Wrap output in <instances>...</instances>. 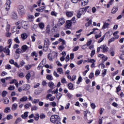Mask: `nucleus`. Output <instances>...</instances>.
<instances>
[{"instance_id": "obj_1", "label": "nucleus", "mask_w": 124, "mask_h": 124, "mask_svg": "<svg viewBox=\"0 0 124 124\" xmlns=\"http://www.w3.org/2000/svg\"><path fill=\"white\" fill-rule=\"evenodd\" d=\"M90 6H87L84 8H80L78 12V14L77 15V16L78 18H81V16L82 15H84L85 13L87 12V9L89 8Z\"/></svg>"}, {"instance_id": "obj_2", "label": "nucleus", "mask_w": 124, "mask_h": 124, "mask_svg": "<svg viewBox=\"0 0 124 124\" xmlns=\"http://www.w3.org/2000/svg\"><path fill=\"white\" fill-rule=\"evenodd\" d=\"M61 117L57 115H53L50 117V122L52 123V124H56V123H59Z\"/></svg>"}, {"instance_id": "obj_3", "label": "nucleus", "mask_w": 124, "mask_h": 124, "mask_svg": "<svg viewBox=\"0 0 124 124\" xmlns=\"http://www.w3.org/2000/svg\"><path fill=\"white\" fill-rule=\"evenodd\" d=\"M18 12L19 15L20 16H24L25 15V13L26 12V10H25V8H24V6L19 5L18 7Z\"/></svg>"}, {"instance_id": "obj_4", "label": "nucleus", "mask_w": 124, "mask_h": 124, "mask_svg": "<svg viewBox=\"0 0 124 124\" xmlns=\"http://www.w3.org/2000/svg\"><path fill=\"white\" fill-rule=\"evenodd\" d=\"M50 45V41H49V39L46 38L45 39V43L44 45L43 50L46 52L48 51V49H49V46Z\"/></svg>"}, {"instance_id": "obj_5", "label": "nucleus", "mask_w": 124, "mask_h": 124, "mask_svg": "<svg viewBox=\"0 0 124 124\" xmlns=\"http://www.w3.org/2000/svg\"><path fill=\"white\" fill-rule=\"evenodd\" d=\"M10 4H11V0H7L6 3L5 4V10L6 11H8V10L10 9Z\"/></svg>"}, {"instance_id": "obj_6", "label": "nucleus", "mask_w": 124, "mask_h": 124, "mask_svg": "<svg viewBox=\"0 0 124 124\" xmlns=\"http://www.w3.org/2000/svg\"><path fill=\"white\" fill-rule=\"evenodd\" d=\"M72 24V22L71 20H67L65 23V27L66 30H68L70 29V27H71V25Z\"/></svg>"}, {"instance_id": "obj_7", "label": "nucleus", "mask_w": 124, "mask_h": 124, "mask_svg": "<svg viewBox=\"0 0 124 124\" xmlns=\"http://www.w3.org/2000/svg\"><path fill=\"white\" fill-rule=\"evenodd\" d=\"M21 25L23 29H25V30H28V29H29V26H28V23H27V22L22 21Z\"/></svg>"}, {"instance_id": "obj_8", "label": "nucleus", "mask_w": 124, "mask_h": 124, "mask_svg": "<svg viewBox=\"0 0 124 124\" xmlns=\"http://www.w3.org/2000/svg\"><path fill=\"white\" fill-rule=\"evenodd\" d=\"M79 2H81V6H85V5L88 4L89 0H79Z\"/></svg>"}, {"instance_id": "obj_9", "label": "nucleus", "mask_w": 124, "mask_h": 124, "mask_svg": "<svg viewBox=\"0 0 124 124\" xmlns=\"http://www.w3.org/2000/svg\"><path fill=\"white\" fill-rule=\"evenodd\" d=\"M65 23V21L64 20V18L62 17L59 19V20L58 21V24H60V27L61 26H62L63 24Z\"/></svg>"}, {"instance_id": "obj_10", "label": "nucleus", "mask_w": 124, "mask_h": 124, "mask_svg": "<svg viewBox=\"0 0 124 124\" xmlns=\"http://www.w3.org/2000/svg\"><path fill=\"white\" fill-rule=\"evenodd\" d=\"M48 86L50 89H52V90H54V89L56 88V86H55V84L52 81L48 82Z\"/></svg>"}, {"instance_id": "obj_11", "label": "nucleus", "mask_w": 124, "mask_h": 124, "mask_svg": "<svg viewBox=\"0 0 124 124\" xmlns=\"http://www.w3.org/2000/svg\"><path fill=\"white\" fill-rule=\"evenodd\" d=\"M100 48L101 49H102V50H103V52H104V53H105V52H107V51H108V48L107 46H106V45H103V46H101Z\"/></svg>"}, {"instance_id": "obj_12", "label": "nucleus", "mask_w": 124, "mask_h": 124, "mask_svg": "<svg viewBox=\"0 0 124 124\" xmlns=\"http://www.w3.org/2000/svg\"><path fill=\"white\" fill-rule=\"evenodd\" d=\"M74 13V12H69V11H67L66 13V15L67 16V17H72V16H73V14Z\"/></svg>"}, {"instance_id": "obj_13", "label": "nucleus", "mask_w": 124, "mask_h": 124, "mask_svg": "<svg viewBox=\"0 0 124 124\" xmlns=\"http://www.w3.org/2000/svg\"><path fill=\"white\" fill-rule=\"evenodd\" d=\"M21 52H26V50H28V46L24 45L21 47Z\"/></svg>"}, {"instance_id": "obj_14", "label": "nucleus", "mask_w": 124, "mask_h": 124, "mask_svg": "<svg viewBox=\"0 0 124 124\" xmlns=\"http://www.w3.org/2000/svg\"><path fill=\"white\" fill-rule=\"evenodd\" d=\"M24 88L23 89V91H29L31 89V86L30 85L26 84L24 86Z\"/></svg>"}, {"instance_id": "obj_15", "label": "nucleus", "mask_w": 124, "mask_h": 124, "mask_svg": "<svg viewBox=\"0 0 124 124\" xmlns=\"http://www.w3.org/2000/svg\"><path fill=\"white\" fill-rule=\"evenodd\" d=\"M17 107H18V105L16 103H15L12 105V111H15L17 109Z\"/></svg>"}, {"instance_id": "obj_16", "label": "nucleus", "mask_w": 124, "mask_h": 124, "mask_svg": "<svg viewBox=\"0 0 124 124\" xmlns=\"http://www.w3.org/2000/svg\"><path fill=\"white\" fill-rule=\"evenodd\" d=\"M27 100H28V97L26 96H23L20 99V101H21V102H24L25 101H27Z\"/></svg>"}, {"instance_id": "obj_17", "label": "nucleus", "mask_w": 124, "mask_h": 124, "mask_svg": "<svg viewBox=\"0 0 124 124\" xmlns=\"http://www.w3.org/2000/svg\"><path fill=\"white\" fill-rule=\"evenodd\" d=\"M21 38L23 40H25V39H27V38H28V34H27V33H23L21 34Z\"/></svg>"}, {"instance_id": "obj_18", "label": "nucleus", "mask_w": 124, "mask_h": 124, "mask_svg": "<svg viewBox=\"0 0 124 124\" xmlns=\"http://www.w3.org/2000/svg\"><path fill=\"white\" fill-rule=\"evenodd\" d=\"M28 112H24V114L21 115V118L24 120H26V119L28 117Z\"/></svg>"}, {"instance_id": "obj_19", "label": "nucleus", "mask_w": 124, "mask_h": 124, "mask_svg": "<svg viewBox=\"0 0 124 124\" xmlns=\"http://www.w3.org/2000/svg\"><path fill=\"white\" fill-rule=\"evenodd\" d=\"M46 79L47 80H49V81H52L54 78H53V77H52V75H48L46 76Z\"/></svg>"}, {"instance_id": "obj_20", "label": "nucleus", "mask_w": 124, "mask_h": 124, "mask_svg": "<svg viewBox=\"0 0 124 124\" xmlns=\"http://www.w3.org/2000/svg\"><path fill=\"white\" fill-rule=\"evenodd\" d=\"M39 27L40 28V29H41V30L44 29V23H42V22H40L39 23Z\"/></svg>"}, {"instance_id": "obj_21", "label": "nucleus", "mask_w": 124, "mask_h": 124, "mask_svg": "<svg viewBox=\"0 0 124 124\" xmlns=\"http://www.w3.org/2000/svg\"><path fill=\"white\" fill-rule=\"evenodd\" d=\"M57 72H59L60 74H63V70L62 68H58L57 69Z\"/></svg>"}, {"instance_id": "obj_22", "label": "nucleus", "mask_w": 124, "mask_h": 124, "mask_svg": "<svg viewBox=\"0 0 124 124\" xmlns=\"http://www.w3.org/2000/svg\"><path fill=\"white\" fill-rule=\"evenodd\" d=\"M33 16L29 15L28 16V19L29 21V22H31L32 21V19H33Z\"/></svg>"}, {"instance_id": "obj_23", "label": "nucleus", "mask_w": 124, "mask_h": 124, "mask_svg": "<svg viewBox=\"0 0 124 124\" xmlns=\"http://www.w3.org/2000/svg\"><path fill=\"white\" fill-rule=\"evenodd\" d=\"M117 11H118V8H117V7L113 8L111 10V13L113 14H115V13H116V12H117Z\"/></svg>"}, {"instance_id": "obj_24", "label": "nucleus", "mask_w": 124, "mask_h": 124, "mask_svg": "<svg viewBox=\"0 0 124 124\" xmlns=\"http://www.w3.org/2000/svg\"><path fill=\"white\" fill-rule=\"evenodd\" d=\"M68 88L69 90H73V84L71 83H69L68 84Z\"/></svg>"}, {"instance_id": "obj_25", "label": "nucleus", "mask_w": 124, "mask_h": 124, "mask_svg": "<svg viewBox=\"0 0 124 124\" xmlns=\"http://www.w3.org/2000/svg\"><path fill=\"white\" fill-rule=\"evenodd\" d=\"M104 38H105V34L98 41V43H101V42H102L103 40H104Z\"/></svg>"}, {"instance_id": "obj_26", "label": "nucleus", "mask_w": 124, "mask_h": 124, "mask_svg": "<svg viewBox=\"0 0 124 124\" xmlns=\"http://www.w3.org/2000/svg\"><path fill=\"white\" fill-rule=\"evenodd\" d=\"M108 27H109V23H105L102 27V29H106L107 28H108Z\"/></svg>"}, {"instance_id": "obj_27", "label": "nucleus", "mask_w": 124, "mask_h": 124, "mask_svg": "<svg viewBox=\"0 0 124 124\" xmlns=\"http://www.w3.org/2000/svg\"><path fill=\"white\" fill-rule=\"evenodd\" d=\"M31 56L32 57H35V58H37L38 54L37 53H36V52L34 51L31 53Z\"/></svg>"}, {"instance_id": "obj_28", "label": "nucleus", "mask_w": 124, "mask_h": 124, "mask_svg": "<svg viewBox=\"0 0 124 124\" xmlns=\"http://www.w3.org/2000/svg\"><path fill=\"white\" fill-rule=\"evenodd\" d=\"M31 111H36L37 109H38V108L37 106H33V107H31Z\"/></svg>"}, {"instance_id": "obj_29", "label": "nucleus", "mask_w": 124, "mask_h": 124, "mask_svg": "<svg viewBox=\"0 0 124 124\" xmlns=\"http://www.w3.org/2000/svg\"><path fill=\"white\" fill-rule=\"evenodd\" d=\"M114 41H115V37H112L108 40V44H110L111 42H114Z\"/></svg>"}, {"instance_id": "obj_30", "label": "nucleus", "mask_w": 124, "mask_h": 124, "mask_svg": "<svg viewBox=\"0 0 124 124\" xmlns=\"http://www.w3.org/2000/svg\"><path fill=\"white\" fill-rule=\"evenodd\" d=\"M7 93H7V92L4 91L2 92V96H3V97H5V96H6V94H7Z\"/></svg>"}, {"instance_id": "obj_31", "label": "nucleus", "mask_w": 124, "mask_h": 124, "mask_svg": "<svg viewBox=\"0 0 124 124\" xmlns=\"http://www.w3.org/2000/svg\"><path fill=\"white\" fill-rule=\"evenodd\" d=\"M31 74L30 73H28L26 75V79L28 80V81H29L30 80V78H31Z\"/></svg>"}, {"instance_id": "obj_32", "label": "nucleus", "mask_w": 124, "mask_h": 124, "mask_svg": "<svg viewBox=\"0 0 124 124\" xmlns=\"http://www.w3.org/2000/svg\"><path fill=\"white\" fill-rule=\"evenodd\" d=\"M34 119L35 121H38V119H39V114L38 113L36 114L35 116L34 117Z\"/></svg>"}, {"instance_id": "obj_33", "label": "nucleus", "mask_w": 124, "mask_h": 124, "mask_svg": "<svg viewBox=\"0 0 124 124\" xmlns=\"http://www.w3.org/2000/svg\"><path fill=\"white\" fill-rule=\"evenodd\" d=\"M4 103L5 104H8L9 103V100L7 98H5L4 100Z\"/></svg>"}, {"instance_id": "obj_34", "label": "nucleus", "mask_w": 124, "mask_h": 124, "mask_svg": "<svg viewBox=\"0 0 124 124\" xmlns=\"http://www.w3.org/2000/svg\"><path fill=\"white\" fill-rule=\"evenodd\" d=\"M50 105H51L52 107H55L57 106V103H56V102L53 101L50 103Z\"/></svg>"}, {"instance_id": "obj_35", "label": "nucleus", "mask_w": 124, "mask_h": 124, "mask_svg": "<svg viewBox=\"0 0 124 124\" xmlns=\"http://www.w3.org/2000/svg\"><path fill=\"white\" fill-rule=\"evenodd\" d=\"M14 41H15V42H16V43H17L18 44H19V43H20V40H19L18 37H17L14 39Z\"/></svg>"}, {"instance_id": "obj_36", "label": "nucleus", "mask_w": 124, "mask_h": 124, "mask_svg": "<svg viewBox=\"0 0 124 124\" xmlns=\"http://www.w3.org/2000/svg\"><path fill=\"white\" fill-rule=\"evenodd\" d=\"M35 36H36V35L35 33L33 34V35L31 36V39H32V42H34V41H35Z\"/></svg>"}, {"instance_id": "obj_37", "label": "nucleus", "mask_w": 124, "mask_h": 124, "mask_svg": "<svg viewBox=\"0 0 124 124\" xmlns=\"http://www.w3.org/2000/svg\"><path fill=\"white\" fill-rule=\"evenodd\" d=\"M10 111V108H6L4 110V113H9Z\"/></svg>"}, {"instance_id": "obj_38", "label": "nucleus", "mask_w": 124, "mask_h": 124, "mask_svg": "<svg viewBox=\"0 0 124 124\" xmlns=\"http://www.w3.org/2000/svg\"><path fill=\"white\" fill-rule=\"evenodd\" d=\"M20 53H22L21 49H20V48H17L16 51V53L19 54Z\"/></svg>"}, {"instance_id": "obj_39", "label": "nucleus", "mask_w": 124, "mask_h": 124, "mask_svg": "<svg viewBox=\"0 0 124 124\" xmlns=\"http://www.w3.org/2000/svg\"><path fill=\"white\" fill-rule=\"evenodd\" d=\"M95 54V50H93L91 51V58H93V56H94Z\"/></svg>"}, {"instance_id": "obj_40", "label": "nucleus", "mask_w": 124, "mask_h": 124, "mask_svg": "<svg viewBox=\"0 0 124 124\" xmlns=\"http://www.w3.org/2000/svg\"><path fill=\"white\" fill-rule=\"evenodd\" d=\"M12 18L13 19H17V15L16 13H14L12 15Z\"/></svg>"}, {"instance_id": "obj_41", "label": "nucleus", "mask_w": 124, "mask_h": 124, "mask_svg": "<svg viewBox=\"0 0 124 124\" xmlns=\"http://www.w3.org/2000/svg\"><path fill=\"white\" fill-rule=\"evenodd\" d=\"M100 37H101V32H100L99 34H96L95 35V38L96 39H97V38H99Z\"/></svg>"}, {"instance_id": "obj_42", "label": "nucleus", "mask_w": 124, "mask_h": 124, "mask_svg": "<svg viewBox=\"0 0 124 124\" xmlns=\"http://www.w3.org/2000/svg\"><path fill=\"white\" fill-rule=\"evenodd\" d=\"M30 106L31 107V104H27L24 106V107L26 109H28V108H30Z\"/></svg>"}, {"instance_id": "obj_43", "label": "nucleus", "mask_w": 124, "mask_h": 124, "mask_svg": "<svg viewBox=\"0 0 124 124\" xmlns=\"http://www.w3.org/2000/svg\"><path fill=\"white\" fill-rule=\"evenodd\" d=\"M15 89V87L14 86H10L9 87H8V90L9 91H13Z\"/></svg>"}, {"instance_id": "obj_44", "label": "nucleus", "mask_w": 124, "mask_h": 124, "mask_svg": "<svg viewBox=\"0 0 124 124\" xmlns=\"http://www.w3.org/2000/svg\"><path fill=\"white\" fill-rule=\"evenodd\" d=\"M13 118V117L12 116V115H11V114H9L7 116V120H8V121H9V120L12 119Z\"/></svg>"}, {"instance_id": "obj_45", "label": "nucleus", "mask_w": 124, "mask_h": 124, "mask_svg": "<svg viewBox=\"0 0 124 124\" xmlns=\"http://www.w3.org/2000/svg\"><path fill=\"white\" fill-rule=\"evenodd\" d=\"M64 48V46H63V45H61L58 48L59 50H61V51L62 50H63Z\"/></svg>"}, {"instance_id": "obj_46", "label": "nucleus", "mask_w": 124, "mask_h": 124, "mask_svg": "<svg viewBox=\"0 0 124 124\" xmlns=\"http://www.w3.org/2000/svg\"><path fill=\"white\" fill-rule=\"evenodd\" d=\"M107 72V70H104L103 71V73H102V75H103V77H104L105 75H106Z\"/></svg>"}, {"instance_id": "obj_47", "label": "nucleus", "mask_w": 124, "mask_h": 124, "mask_svg": "<svg viewBox=\"0 0 124 124\" xmlns=\"http://www.w3.org/2000/svg\"><path fill=\"white\" fill-rule=\"evenodd\" d=\"M78 50H79V46H75L74 49H73V51L74 52H75L76 51H78Z\"/></svg>"}, {"instance_id": "obj_48", "label": "nucleus", "mask_w": 124, "mask_h": 124, "mask_svg": "<svg viewBox=\"0 0 124 124\" xmlns=\"http://www.w3.org/2000/svg\"><path fill=\"white\" fill-rule=\"evenodd\" d=\"M99 74H100V71H99V70H97L95 71V76H98Z\"/></svg>"}, {"instance_id": "obj_49", "label": "nucleus", "mask_w": 124, "mask_h": 124, "mask_svg": "<svg viewBox=\"0 0 124 124\" xmlns=\"http://www.w3.org/2000/svg\"><path fill=\"white\" fill-rule=\"evenodd\" d=\"M4 52H5V53H6L7 55H9V53H10V51L9 50V49H8V48H7L6 50V51L4 50Z\"/></svg>"}, {"instance_id": "obj_50", "label": "nucleus", "mask_w": 124, "mask_h": 124, "mask_svg": "<svg viewBox=\"0 0 124 124\" xmlns=\"http://www.w3.org/2000/svg\"><path fill=\"white\" fill-rule=\"evenodd\" d=\"M39 102V99H34L32 102V103H34V104L36 103H38Z\"/></svg>"}, {"instance_id": "obj_51", "label": "nucleus", "mask_w": 124, "mask_h": 124, "mask_svg": "<svg viewBox=\"0 0 124 124\" xmlns=\"http://www.w3.org/2000/svg\"><path fill=\"white\" fill-rule=\"evenodd\" d=\"M47 57H48V60H49L50 61H52V60H53V58H52V57H51V53H50L48 54Z\"/></svg>"}, {"instance_id": "obj_52", "label": "nucleus", "mask_w": 124, "mask_h": 124, "mask_svg": "<svg viewBox=\"0 0 124 124\" xmlns=\"http://www.w3.org/2000/svg\"><path fill=\"white\" fill-rule=\"evenodd\" d=\"M45 114L42 113L40 114V119H45Z\"/></svg>"}, {"instance_id": "obj_53", "label": "nucleus", "mask_w": 124, "mask_h": 124, "mask_svg": "<svg viewBox=\"0 0 124 124\" xmlns=\"http://www.w3.org/2000/svg\"><path fill=\"white\" fill-rule=\"evenodd\" d=\"M17 29H18V30H20L21 29V26H18L17 27H14V28H13V30L14 31H15V30H17Z\"/></svg>"}, {"instance_id": "obj_54", "label": "nucleus", "mask_w": 124, "mask_h": 124, "mask_svg": "<svg viewBox=\"0 0 124 124\" xmlns=\"http://www.w3.org/2000/svg\"><path fill=\"white\" fill-rule=\"evenodd\" d=\"M53 74L54 76H55V77H57V78L60 77V75H59V74L57 73V72H56V71H54Z\"/></svg>"}, {"instance_id": "obj_55", "label": "nucleus", "mask_w": 124, "mask_h": 124, "mask_svg": "<svg viewBox=\"0 0 124 124\" xmlns=\"http://www.w3.org/2000/svg\"><path fill=\"white\" fill-rule=\"evenodd\" d=\"M78 82H77V84H78L79 83H81L82 82V77H79L78 78Z\"/></svg>"}, {"instance_id": "obj_56", "label": "nucleus", "mask_w": 124, "mask_h": 124, "mask_svg": "<svg viewBox=\"0 0 124 124\" xmlns=\"http://www.w3.org/2000/svg\"><path fill=\"white\" fill-rule=\"evenodd\" d=\"M76 79V76L74 75L72 76V78L71 79V82H73Z\"/></svg>"}, {"instance_id": "obj_57", "label": "nucleus", "mask_w": 124, "mask_h": 124, "mask_svg": "<svg viewBox=\"0 0 124 124\" xmlns=\"http://www.w3.org/2000/svg\"><path fill=\"white\" fill-rule=\"evenodd\" d=\"M92 40H91L90 41H88L87 44H86L87 46H90V45H91L92 44Z\"/></svg>"}, {"instance_id": "obj_58", "label": "nucleus", "mask_w": 124, "mask_h": 124, "mask_svg": "<svg viewBox=\"0 0 124 124\" xmlns=\"http://www.w3.org/2000/svg\"><path fill=\"white\" fill-rule=\"evenodd\" d=\"M90 79H92L93 77V73H91L89 76Z\"/></svg>"}, {"instance_id": "obj_59", "label": "nucleus", "mask_w": 124, "mask_h": 124, "mask_svg": "<svg viewBox=\"0 0 124 124\" xmlns=\"http://www.w3.org/2000/svg\"><path fill=\"white\" fill-rule=\"evenodd\" d=\"M6 69H11V66L9 64L5 66Z\"/></svg>"}, {"instance_id": "obj_60", "label": "nucleus", "mask_w": 124, "mask_h": 124, "mask_svg": "<svg viewBox=\"0 0 124 124\" xmlns=\"http://www.w3.org/2000/svg\"><path fill=\"white\" fill-rule=\"evenodd\" d=\"M11 35V33L9 32H7L6 34V36L7 37H10V36Z\"/></svg>"}, {"instance_id": "obj_61", "label": "nucleus", "mask_w": 124, "mask_h": 124, "mask_svg": "<svg viewBox=\"0 0 124 124\" xmlns=\"http://www.w3.org/2000/svg\"><path fill=\"white\" fill-rule=\"evenodd\" d=\"M117 92L119 93L121 91V86L119 85L118 87L116 88Z\"/></svg>"}, {"instance_id": "obj_62", "label": "nucleus", "mask_w": 124, "mask_h": 124, "mask_svg": "<svg viewBox=\"0 0 124 124\" xmlns=\"http://www.w3.org/2000/svg\"><path fill=\"white\" fill-rule=\"evenodd\" d=\"M5 75H7V73L5 71H3L1 74V76H4Z\"/></svg>"}, {"instance_id": "obj_63", "label": "nucleus", "mask_w": 124, "mask_h": 124, "mask_svg": "<svg viewBox=\"0 0 124 124\" xmlns=\"http://www.w3.org/2000/svg\"><path fill=\"white\" fill-rule=\"evenodd\" d=\"M70 59V58H69V55H67L65 58L66 62H68V61H69Z\"/></svg>"}, {"instance_id": "obj_64", "label": "nucleus", "mask_w": 124, "mask_h": 124, "mask_svg": "<svg viewBox=\"0 0 124 124\" xmlns=\"http://www.w3.org/2000/svg\"><path fill=\"white\" fill-rule=\"evenodd\" d=\"M19 47V45L18 44H15V45L13 46L14 49H17Z\"/></svg>"}]
</instances>
